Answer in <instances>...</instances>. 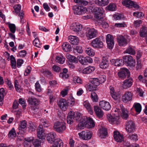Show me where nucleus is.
Segmentation results:
<instances>
[{"label": "nucleus", "instance_id": "obj_1", "mask_svg": "<svg viewBox=\"0 0 147 147\" xmlns=\"http://www.w3.org/2000/svg\"><path fill=\"white\" fill-rule=\"evenodd\" d=\"M66 123L63 121H57L54 124V130L59 133H61L66 129Z\"/></svg>", "mask_w": 147, "mask_h": 147}, {"label": "nucleus", "instance_id": "obj_2", "mask_svg": "<svg viewBox=\"0 0 147 147\" xmlns=\"http://www.w3.org/2000/svg\"><path fill=\"white\" fill-rule=\"evenodd\" d=\"M92 11L95 13L94 17L98 19V22L101 21L103 18V14L104 10L102 7H92Z\"/></svg>", "mask_w": 147, "mask_h": 147}, {"label": "nucleus", "instance_id": "obj_3", "mask_svg": "<svg viewBox=\"0 0 147 147\" xmlns=\"http://www.w3.org/2000/svg\"><path fill=\"white\" fill-rule=\"evenodd\" d=\"M98 34V31L94 28L88 29L86 32V37L88 40H90L96 37Z\"/></svg>", "mask_w": 147, "mask_h": 147}, {"label": "nucleus", "instance_id": "obj_4", "mask_svg": "<svg viewBox=\"0 0 147 147\" xmlns=\"http://www.w3.org/2000/svg\"><path fill=\"white\" fill-rule=\"evenodd\" d=\"M122 58L123 60V61L127 66L131 67H134L135 66V60L131 55L124 56Z\"/></svg>", "mask_w": 147, "mask_h": 147}, {"label": "nucleus", "instance_id": "obj_5", "mask_svg": "<svg viewBox=\"0 0 147 147\" xmlns=\"http://www.w3.org/2000/svg\"><path fill=\"white\" fill-rule=\"evenodd\" d=\"M78 59L79 62L82 65H86L88 63L93 62L92 59L89 57H84L81 55L78 56Z\"/></svg>", "mask_w": 147, "mask_h": 147}, {"label": "nucleus", "instance_id": "obj_6", "mask_svg": "<svg viewBox=\"0 0 147 147\" xmlns=\"http://www.w3.org/2000/svg\"><path fill=\"white\" fill-rule=\"evenodd\" d=\"M92 133L89 130L83 131L78 134L80 138L84 140H88L92 137Z\"/></svg>", "mask_w": 147, "mask_h": 147}, {"label": "nucleus", "instance_id": "obj_7", "mask_svg": "<svg viewBox=\"0 0 147 147\" xmlns=\"http://www.w3.org/2000/svg\"><path fill=\"white\" fill-rule=\"evenodd\" d=\"M91 45L93 48L100 49L103 47V43L99 38H96L93 40L91 42Z\"/></svg>", "mask_w": 147, "mask_h": 147}, {"label": "nucleus", "instance_id": "obj_8", "mask_svg": "<svg viewBox=\"0 0 147 147\" xmlns=\"http://www.w3.org/2000/svg\"><path fill=\"white\" fill-rule=\"evenodd\" d=\"M133 93L131 92L126 91L122 96V100L124 103H127L132 101Z\"/></svg>", "mask_w": 147, "mask_h": 147}, {"label": "nucleus", "instance_id": "obj_9", "mask_svg": "<svg viewBox=\"0 0 147 147\" xmlns=\"http://www.w3.org/2000/svg\"><path fill=\"white\" fill-rule=\"evenodd\" d=\"M135 125L131 120L127 121L126 123V129L129 133L134 132L135 131Z\"/></svg>", "mask_w": 147, "mask_h": 147}, {"label": "nucleus", "instance_id": "obj_10", "mask_svg": "<svg viewBox=\"0 0 147 147\" xmlns=\"http://www.w3.org/2000/svg\"><path fill=\"white\" fill-rule=\"evenodd\" d=\"M106 40L109 48L112 49L114 45L113 36L110 34H108L106 36Z\"/></svg>", "mask_w": 147, "mask_h": 147}, {"label": "nucleus", "instance_id": "obj_11", "mask_svg": "<svg viewBox=\"0 0 147 147\" xmlns=\"http://www.w3.org/2000/svg\"><path fill=\"white\" fill-rule=\"evenodd\" d=\"M110 93L112 97L115 100H116L121 97V93L120 92H115L114 88L111 86L109 88Z\"/></svg>", "mask_w": 147, "mask_h": 147}, {"label": "nucleus", "instance_id": "obj_12", "mask_svg": "<svg viewBox=\"0 0 147 147\" xmlns=\"http://www.w3.org/2000/svg\"><path fill=\"white\" fill-rule=\"evenodd\" d=\"M107 117L111 124H118L119 123V117L117 116H112L111 114H109L107 115Z\"/></svg>", "mask_w": 147, "mask_h": 147}, {"label": "nucleus", "instance_id": "obj_13", "mask_svg": "<svg viewBox=\"0 0 147 147\" xmlns=\"http://www.w3.org/2000/svg\"><path fill=\"white\" fill-rule=\"evenodd\" d=\"M133 83V80L132 78H129L125 80L122 85V88L127 89L130 87Z\"/></svg>", "mask_w": 147, "mask_h": 147}, {"label": "nucleus", "instance_id": "obj_14", "mask_svg": "<svg viewBox=\"0 0 147 147\" xmlns=\"http://www.w3.org/2000/svg\"><path fill=\"white\" fill-rule=\"evenodd\" d=\"M117 39L118 44L120 46L126 45L127 44V41L126 38L121 35H118Z\"/></svg>", "mask_w": 147, "mask_h": 147}, {"label": "nucleus", "instance_id": "obj_15", "mask_svg": "<svg viewBox=\"0 0 147 147\" xmlns=\"http://www.w3.org/2000/svg\"><path fill=\"white\" fill-rule=\"evenodd\" d=\"M82 28V25L80 23L77 22L73 23L70 26L71 29L76 32L81 31Z\"/></svg>", "mask_w": 147, "mask_h": 147}, {"label": "nucleus", "instance_id": "obj_16", "mask_svg": "<svg viewBox=\"0 0 147 147\" xmlns=\"http://www.w3.org/2000/svg\"><path fill=\"white\" fill-rule=\"evenodd\" d=\"M27 102L31 107H35L38 105L39 104L38 99L34 97L28 98Z\"/></svg>", "mask_w": 147, "mask_h": 147}, {"label": "nucleus", "instance_id": "obj_17", "mask_svg": "<svg viewBox=\"0 0 147 147\" xmlns=\"http://www.w3.org/2000/svg\"><path fill=\"white\" fill-rule=\"evenodd\" d=\"M118 75L119 78L121 79L125 78L127 75L129 76L130 75L129 70L125 68L124 69L121 70L118 73Z\"/></svg>", "mask_w": 147, "mask_h": 147}, {"label": "nucleus", "instance_id": "obj_18", "mask_svg": "<svg viewBox=\"0 0 147 147\" xmlns=\"http://www.w3.org/2000/svg\"><path fill=\"white\" fill-rule=\"evenodd\" d=\"M100 107L103 109L108 111L110 109L111 106L109 103L104 100L101 101L99 102Z\"/></svg>", "mask_w": 147, "mask_h": 147}, {"label": "nucleus", "instance_id": "obj_19", "mask_svg": "<svg viewBox=\"0 0 147 147\" xmlns=\"http://www.w3.org/2000/svg\"><path fill=\"white\" fill-rule=\"evenodd\" d=\"M68 39L69 42L72 45H78L79 42L80 40L78 37L70 35L68 37Z\"/></svg>", "mask_w": 147, "mask_h": 147}, {"label": "nucleus", "instance_id": "obj_20", "mask_svg": "<svg viewBox=\"0 0 147 147\" xmlns=\"http://www.w3.org/2000/svg\"><path fill=\"white\" fill-rule=\"evenodd\" d=\"M75 115L74 111L69 112L67 117V121L68 123L71 124L73 123Z\"/></svg>", "mask_w": 147, "mask_h": 147}, {"label": "nucleus", "instance_id": "obj_21", "mask_svg": "<svg viewBox=\"0 0 147 147\" xmlns=\"http://www.w3.org/2000/svg\"><path fill=\"white\" fill-rule=\"evenodd\" d=\"M109 61L105 57H103L99 65L100 67L102 69H106L109 66Z\"/></svg>", "mask_w": 147, "mask_h": 147}, {"label": "nucleus", "instance_id": "obj_22", "mask_svg": "<svg viewBox=\"0 0 147 147\" xmlns=\"http://www.w3.org/2000/svg\"><path fill=\"white\" fill-rule=\"evenodd\" d=\"M56 136V133L54 132H51L48 134L47 137V141L50 143H53L56 140L55 139Z\"/></svg>", "mask_w": 147, "mask_h": 147}, {"label": "nucleus", "instance_id": "obj_23", "mask_svg": "<svg viewBox=\"0 0 147 147\" xmlns=\"http://www.w3.org/2000/svg\"><path fill=\"white\" fill-rule=\"evenodd\" d=\"M44 132L42 126L39 125L38 127L37 132V136L39 139L43 140L44 138Z\"/></svg>", "mask_w": 147, "mask_h": 147}, {"label": "nucleus", "instance_id": "obj_24", "mask_svg": "<svg viewBox=\"0 0 147 147\" xmlns=\"http://www.w3.org/2000/svg\"><path fill=\"white\" fill-rule=\"evenodd\" d=\"M113 137L115 140L117 142H121L123 140V136L117 131H115L113 133Z\"/></svg>", "mask_w": 147, "mask_h": 147}, {"label": "nucleus", "instance_id": "obj_25", "mask_svg": "<svg viewBox=\"0 0 147 147\" xmlns=\"http://www.w3.org/2000/svg\"><path fill=\"white\" fill-rule=\"evenodd\" d=\"M58 104L59 107L63 110L65 111L67 108V103L66 100L64 99H60Z\"/></svg>", "mask_w": 147, "mask_h": 147}, {"label": "nucleus", "instance_id": "obj_26", "mask_svg": "<svg viewBox=\"0 0 147 147\" xmlns=\"http://www.w3.org/2000/svg\"><path fill=\"white\" fill-rule=\"evenodd\" d=\"M111 61L113 65L117 66H121L123 64L124 61L123 62L121 59H113L111 60Z\"/></svg>", "mask_w": 147, "mask_h": 147}, {"label": "nucleus", "instance_id": "obj_27", "mask_svg": "<svg viewBox=\"0 0 147 147\" xmlns=\"http://www.w3.org/2000/svg\"><path fill=\"white\" fill-rule=\"evenodd\" d=\"M94 110L97 116L99 118H102L104 115L102 110L98 106H94Z\"/></svg>", "mask_w": 147, "mask_h": 147}, {"label": "nucleus", "instance_id": "obj_28", "mask_svg": "<svg viewBox=\"0 0 147 147\" xmlns=\"http://www.w3.org/2000/svg\"><path fill=\"white\" fill-rule=\"evenodd\" d=\"M86 127L88 128H92L95 126V123L93 119L90 118L86 117Z\"/></svg>", "mask_w": 147, "mask_h": 147}, {"label": "nucleus", "instance_id": "obj_29", "mask_svg": "<svg viewBox=\"0 0 147 147\" xmlns=\"http://www.w3.org/2000/svg\"><path fill=\"white\" fill-rule=\"evenodd\" d=\"M86 117H82V115L81 113L77 112L76 114L74 119L76 120L77 122H80L81 121L86 120Z\"/></svg>", "mask_w": 147, "mask_h": 147}, {"label": "nucleus", "instance_id": "obj_30", "mask_svg": "<svg viewBox=\"0 0 147 147\" xmlns=\"http://www.w3.org/2000/svg\"><path fill=\"white\" fill-rule=\"evenodd\" d=\"M84 106L87 109L88 111L91 114H92L93 112L92 107L88 101H86L84 102Z\"/></svg>", "mask_w": 147, "mask_h": 147}, {"label": "nucleus", "instance_id": "obj_31", "mask_svg": "<svg viewBox=\"0 0 147 147\" xmlns=\"http://www.w3.org/2000/svg\"><path fill=\"white\" fill-rule=\"evenodd\" d=\"M52 147H63V143L62 141L59 138L57 139L54 141Z\"/></svg>", "mask_w": 147, "mask_h": 147}, {"label": "nucleus", "instance_id": "obj_32", "mask_svg": "<svg viewBox=\"0 0 147 147\" xmlns=\"http://www.w3.org/2000/svg\"><path fill=\"white\" fill-rule=\"evenodd\" d=\"M95 3L98 5L104 6L109 3V0H96Z\"/></svg>", "mask_w": 147, "mask_h": 147}, {"label": "nucleus", "instance_id": "obj_33", "mask_svg": "<svg viewBox=\"0 0 147 147\" xmlns=\"http://www.w3.org/2000/svg\"><path fill=\"white\" fill-rule=\"evenodd\" d=\"M81 5L79 4L74 6L73 9L74 13L77 15H81Z\"/></svg>", "mask_w": 147, "mask_h": 147}, {"label": "nucleus", "instance_id": "obj_34", "mask_svg": "<svg viewBox=\"0 0 147 147\" xmlns=\"http://www.w3.org/2000/svg\"><path fill=\"white\" fill-rule=\"evenodd\" d=\"M139 33L140 37H146L147 36V28L144 26L142 27L140 30Z\"/></svg>", "mask_w": 147, "mask_h": 147}, {"label": "nucleus", "instance_id": "obj_35", "mask_svg": "<svg viewBox=\"0 0 147 147\" xmlns=\"http://www.w3.org/2000/svg\"><path fill=\"white\" fill-rule=\"evenodd\" d=\"M66 57L71 62L75 63H77L78 62V58H77L74 56L67 54L66 55Z\"/></svg>", "mask_w": 147, "mask_h": 147}, {"label": "nucleus", "instance_id": "obj_36", "mask_svg": "<svg viewBox=\"0 0 147 147\" xmlns=\"http://www.w3.org/2000/svg\"><path fill=\"white\" fill-rule=\"evenodd\" d=\"M122 3L124 5L129 8H132L133 1L130 0H124L122 1Z\"/></svg>", "mask_w": 147, "mask_h": 147}, {"label": "nucleus", "instance_id": "obj_37", "mask_svg": "<svg viewBox=\"0 0 147 147\" xmlns=\"http://www.w3.org/2000/svg\"><path fill=\"white\" fill-rule=\"evenodd\" d=\"M95 69L94 66H89L84 68L83 70V72L84 74H89L92 73Z\"/></svg>", "mask_w": 147, "mask_h": 147}, {"label": "nucleus", "instance_id": "obj_38", "mask_svg": "<svg viewBox=\"0 0 147 147\" xmlns=\"http://www.w3.org/2000/svg\"><path fill=\"white\" fill-rule=\"evenodd\" d=\"M121 111L122 112L121 116L123 119H127L128 117V112L126 109L123 107H121Z\"/></svg>", "mask_w": 147, "mask_h": 147}, {"label": "nucleus", "instance_id": "obj_39", "mask_svg": "<svg viewBox=\"0 0 147 147\" xmlns=\"http://www.w3.org/2000/svg\"><path fill=\"white\" fill-rule=\"evenodd\" d=\"M5 95V93L3 88L0 89V105H2L3 103L4 96Z\"/></svg>", "mask_w": 147, "mask_h": 147}, {"label": "nucleus", "instance_id": "obj_40", "mask_svg": "<svg viewBox=\"0 0 147 147\" xmlns=\"http://www.w3.org/2000/svg\"><path fill=\"white\" fill-rule=\"evenodd\" d=\"M116 5L115 3H110L106 7V9L109 11H115L116 10Z\"/></svg>", "mask_w": 147, "mask_h": 147}, {"label": "nucleus", "instance_id": "obj_41", "mask_svg": "<svg viewBox=\"0 0 147 147\" xmlns=\"http://www.w3.org/2000/svg\"><path fill=\"white\" fill-rule=\"evenodd\" d=\"M62 47L63 50L65 52H67L70 51L71 45L66 42L63 43L62 45Z\"/></svg>", "mask_w": 147, "mask_h": 147}, {"label": "nucleus", "instance_id": "obj_42", "mask_svg": "<svg viewBox=\"0 0 147 147\" xmlns=\"http://www.w3.org/2000/svg\"><path fill=\"white\" fill-rule=\"evenodd\" d=\"M43 140L41 139H35L34 140L33 144L34 147H41V143Z\"/></svg>", "mask_w": 147, "mask_h": 147}, {"label": "nucleus", "instance_id": "obj_43", "mask_svg": "<svg viewBox=\"0 0 147 147\" xmlns=\"http://www.w3.org/2000/svg\"><path fill=\"white\" fill-rule=\"evenodd\" d=\"M85 52L88 55L91 56H94L95 54L93 50L90 47L86 48Z\"/></svg>", "mask_w": 147, "mask_h": 147}, {"label": "nucleus", "instance_id": "obj_44", "mask_svg": "<svg viewBox=\"0 0 147 147\" xmlns=\"http://www.w3.org/2000/svg\"><path fill=\"white\" fill-rule=\"evenodd\" d=\"M136 111L138 113H140L142 109V107L140 104L138 103H135L133 105Z\"/></svg>", "mask_w": 147, "mask_h": 147}, {"label": "nucleus", "instance_id": "obj_45", "mask_svg": "<svg viewBox=\"0 0 147 147\" xmlns=\"http://www.w3.org/2000/svg\"><path fill=\"white\" fill-rule=\"evenodd\" d=\"M27 125L26 121L24 120L21 121L19 125V130H22V129H24L26 128Z\"/></svg>", "mask_w": 147, "mask_h": 147}, {"label": "nucleus", "instance_id": "obj_46", "mask_svg": "<svg viewBox=\"0 0 147 147\" xmlns=\"http://www.w3.org/2000/svg\"><path fill=\"white\" fill-rule=\"evenodd\" d=\"M8 137L9 138H13L16 137V134L14 128H12L9 132L8 134Z\"/></svg>", "mask_w": 147, "mask_h": 147}, {"label": "nucleus", "instance_id": "obj_47", "mask_svg": "<svg viewBox=\"0 0 147 147\" xmlns=\"http://www.w3.org/2000/svg\"><path fill=\"white\" fill-rule=\"evenodd\" d=\"M56 61L60 64H62L65 61V58L62 56H57L56 57Z\"/></svg>", "mask_w": 147, "mask_h": 147}, {"label": "nucleus", "instance_id": "obj_48", "mask_svg": "<svg viewBox=\"0 0 147 147\" xmlns=\"http://www.w3.org/2000/svg\"><path fill=\"white\" fill-rule=\"evenodd\" d=\"M126 53L131 55H134L136 53L135 50L132 47L129 46L125 50Z\"/></svg>", "mask_w": 147, "mask_h": 147}, {"label": "nucleus", "instance_id": "obj_49", "mask_svg": "<svg viewBox=\"0 0 147 147\" xmlns=\"http://www.w3.org/2000/svg\"><path fill=\"white\" fill-rule=\"evenodd\" d=\"M86 127V120H84L83 121H81L79 122L78 125V129H82L84 128L85 126Z\"/></svg>", "mask_w": 147, "mask_h": 147}, {"label": "nucleus", "instance_id": "obj_50", "mask_svg": "<svg viewBox=\"0 0 147 147\" xmlns=\"http://www.w3.org/2000/svg\"><path fill=\"white\" fill-rule=\"evenodd\" d=\"M107 129L106 128L102 127L99 130V132L100 134V135L106 136L107 134Z\"/></svg>", "mask_w": 147, "mask_h": 147}, {"label": "nucleus", "instance_id": "obj_51", "mask_svg": "<svg viewBox=\"0 0 147 147\" xmlns=\"http://www.w3.org/2000/svg\"><path fill=\"white\" fill-rule=\"evenodd\" d=\"M102 20L101 21H99L98 22L101 25L102 27L105 28H108L109 26L108 23L106 22L104 19Z\"/></svg>", "mask_w": 147, "mask_h": 147}, {"label": "nucleus", "instance_id": "obj_52", "mask_svg": "<svg viewBox=\"0 0 147 147\" xmlns=\"http://www.w3.org/2000/svg\"><path fill=\"white\" fill-rule=\"evenodd\" d=\"M74 1L78 4H80L81 5H88V2L83 0H74Z\"/></svg>", "mask_w": 147, "mask_h": 147}, {"label": "nucleus", "instance_id": "obj_53", "mask_svg": "<svg viewBox=\"0 0 147 147\" xmlns=\"http://www.w3.org/2000/svg\"><path fill=\"white\" fill-rule=\"evenodd\" d=\"M90 96L93 102H96L98 101V96L95 92H92Z\"/></svg>", "mask_w": 147, "mask_h": 147}, {"label": "nucleus", "instance_id": "obj_54", "mask_svg": "<svg viewBox=\"0 0 147 147\" xmlns=\"http://www.w3.org/2000/svg\"><path fill=\"white\" fill-rule=\"evenodd\" d=\"M8 26L11 32L13 33H14L16 30L15 25L14 24L9 23V24Z\"/></svg>", "mask_w": 147, "mask_h": 147}, {"label": "nucleus", "instance_id": "obj_55", "mask_svg": "<svg viewBox=\"0 0 147 147\" xmlns=\"http://www.w3.org/2000/svg\"><path fill=\"white\" fill-rule=\"evenodd\" d=\"M128 138L131 140L135 141L138 140V136L136 134L129 135Z\"/></svg>", "mask_w": 147, "mask_h": 147}, {"label": "nucleus", "instance_id": "obj_56", "mask_svg": "<svg viewBox=\"0 0 147 147\" xmlns=\"http://www.w3.org/2000/svg\"><path fill=\"white\" fill-rule=\"evenodd\" d=\"M91 83L94 86H98L100 84L98 78H93L91 81Z\"/></svg>", "mask_w": 147, "mask_h": 147}, {"label": "nucleus", "instance_id": "obj_57", "mask_svg": "<svg viewBox=\"0 0 147 147\" xmlns=\"http://www.w3.org/2000/svg\"><path fill=\"white\" fill-rule=\"evenodd\" d=\"M14 87L16 90L18 92H20V86L18 84V83L17 80L14 81Z\"/></svg>", "mask_w": 147, "mask_h": 147}, {"label": "nucleus", "instance_id": "obj_58", "mask_svg": "<svg viewBox=\"0 0 147 147\" xmlns=\"http://www.w3.org/2000/svg\"><path fill=\"white\" fill-rule=\"evenodd\" d=\"M33 43L34 45L38 48H41V45L40 44L39 40L38 39L36 38L33 41Z\"/></svg>", "mask_w": 147, "mask_h": 147}, {"label": "nucleus", "instance_id": "obj_59", "mask_svg": "<svg viewBox=\"0 0 147 147\" xmlns=\"http://www.w3.org/2000/svg\"><path fill=\"white\" fill-rule=\"evenodd\" d=\"M133 16L138 18H140L144 16L143 13L139 11L133 13Z\"/></svg>", "mask_w": 147, "mask_h": 147}, {"label": "nucleus", "instance_id": "obj_60", "mask_svg": "<svg viewBox=\"0 0 147 147\" xmlns=\"http://www.w3.org/2000/svg\"><path fill=\"white\" fill-rule=\"evenodd\" d=\"M40 123L41 125L44 126V127H47L48 124V121L46 119H40Z\"/></svg>", "mask_w": 147, "mask_h": 147}, {"label": "nucleus", "instance_id": "obj_61", "mask_svg": "<svg viewBox=\"0 0 147 147\" xmlns=\"http://www.w3.org/2000/svg\"><path fill=\"white\" fill-rule=\"evenodd\" d=\"M67 107H68V106H72L74 105L75 104L74 99L72 98L71 100L69 99L67 101Z\"/></svg>", "mask_w": 147, "mask_h": 147}, {"label": "nucleus", "instance_id": "obj_62", "mask_svg": "<svg viewBox=\"0 0 147 147\" xmlns=\"http://www.w3.org/2000/svg\"><path fill=\"white\" fill-rule=\"evenodd\" d=\"M73 81L74 83H77L81 84L82 83V81L81 79L78 77L75 76L73 78Z\"/></svg>", "mask_w": 147, "mask_h": 147}, {"label": "nucleus", "instance_id": "obj_63", "mask_svg": "<svg viewBox=\"0 0 147 147\" xmlns=\"http://www.w3.org/2000/svg\"><path fill=\"white\" fill-rule=\"evenodd\" d=\"M106 77L104 75H100L98 78L100 84L103 83L106 80Z\"/></svg>", "mask_w": 147, "mask_h": 147}, {"label": "nucleus", "instance_id": "obj_64", "mask_svg": "<svg viewBox=\"0 0 147 147\" xmlns=\"http://www.w3.org/2000/svg\"><path fill=\"white\" fill-rule=\"evenodd\" d=\"M15 12L18 14L21 9V5L20 4H18L14 6L13 7Z\"/></svg>", "mask_w": 147, "mask_h": 147}]
</instances>
